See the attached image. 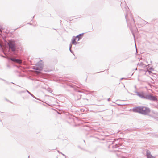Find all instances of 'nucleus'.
I'll return each mask as SVG.
<instances>
[{
	"mask_svg": "<svg viewBox=\"0 0 158 158\" xmlns=\"http://www.w3.org/2000/svg\"><path fill=\"white\" fill-rule=\"evenodd\" d=\"M133 111L134 112L139 113L142 114L149 115L154 118H156L154 115L155 113L153 111L152 112V114H149L151 111L150 109L147 107L143 106L136 107L133 109Z\"/></svg>",
	"mask_w": 158,
	"mask_h": 158,
	"instance_id": "nucleus-1",
	"label": "nucleus"
},
{
	"mask_svg": "<svg viewBox=\"0 0 158 158\" xmlns=\"http://www.w3.org/2000/svg\"><path fill=\"white\" fill-rule=\"evenodd\" d=\"M123 9V11L126 13L125 18L127 21V25L130 28H131L133 24H135L134 19L130 14L129 9L127 6L125 5Z\"/></svg>",
	"mask_w": 158,
	"mask_h": 158,
	"instance_id": "nucleus-2",
	"label": "nucleus"
},
{
	"mask_svg": "<svg viewBox=\"0 0 158 158\" xmlns=\"http://www.w3.org/2000/svg\"><path fill=\"white\" fill-rule=\"evenodd\" d=\"M137 95L141 98L148 100L152 101H156L157 99L156 96H153L152 94H147L143 92H135Z\"/></svg>",
	"mask_w": 158,
	"mask_h": 158,
	"instance_id": "nucleus-3",
	"label": "nucleus"
},
{
	"mask_svg": "<svg viewBox=\"0 0 158 158\" xmlns=\"http://www.w3.org/2000/svg\"><path fill=\"white\" fill-rule=\"evenodd\" d=\"M36 66H34L33 69L34 70L41 71L44 67L43 62L42 60L39 61L36 64Z\"/></svg>",
	"mask_w": 158,
	"mask_h": 158,
	"instance_id": "nucleus-4",
	"label": "nucleus"
},
{
	"mask_svg": "<svg viewBox=\"0 0 158 158\" xmlns=\"http://www.w3.org/2000/svg\"><path fill=\"white\" fill-rule=\"evenodd\" d=\"M8 44L9 47V48L11 50L14 52L15 51L16 46L15 42L14 41H9L8 43Z\"/></svg>",
	"mask_w": 158,
	"mask_h": 158,
	"instance_id": "nucleus-5",
	"label": "nucleus"
},
{
	"mask_svg": "<svg viewBox=\"0 0 158 158\" xmlns=\"http://www.w3.org/2000/svg\"><path fill=\"white\" fill-rule=\"evenodd\" d=\"M146 156L147 158H155L150 154V152L148 150L146 151Z\"/></svg>",
	"mask_w": 158,
	"mask_h": 158,
	"instance_id": "nucleus-6",
	"label": "nucleus"
},
{
	"mask_svg": "<svg viewBox=\"0 0 158 158\" xmlns=\"http://www.w3.org/2000/svg\"><path fill=\"white\" fill-rule=\"evenodd\" d=\"M76 37H73L72 38V44H74V45H76L77 43V42L76 41Z\"/></svg>",
	"mask_w": 158,
	"mask_h": 158,
	"instance_id": "nucleus-7",
	"label": "nucleus"
},
{
	"mask_svg": "<svg viewBox=\"0 0 158 158\" xmlns=\"http://www.w3.org/2000/svg\"><path fill=\"white\" fill-rule=\"evenodd\" d=\"M123 153H120L119 152L118 153L116 154L117 156H121V158H126L125 157L123 156Z\"/></svg>",
	"mask_w": 158,
	"mask_h": 158,
	"instance_id": "nucleus-8",
	"label": "nucleus"
},
{
	"mask_svg": "<svg viewBox=\"0 0 158 158\" xmlns=\"http://www.w3.org/2000/svg\"><path fill=\"white\" fill-rule=\"evenodd\" d=\"M84 34L83 33L82 34H79L78 35H77L76 37V38L77 39V38H78V40H77V41H78L80 39H81L82 37V35Z\"/></svg>",
	"mask_w": 158,
	"mask_h": 158,
	"instance_id": "nucleus-9",
	"label": "nucleus"
},
{
	"mask_svg": "<svg viewBox=\"0 0 158 158\" xmlns=\"http://www.w3.org/2000/svg\"><path fill=\"white\" fill-rule=\"evenodd\" d=\"M138 65L143 67H144L147 66L143 64L142 62H140L138 64Z\"/></svg>",
	"mask_w": 158,
	"mask_h": 158,
	"instance_id": "nucleus-10",
	"label": "nucleus"
},
{
	"mask_svg": "<svg viewBox=\"0 0 158 158\" xmlns=\"http://www.w3.org/2000/svg\"><path fill=\"white\" fill-rule=\"evenodd\" d=\"M121 146V145L120 144L115 143L114 145H113L112 146V147L114 148H116L118 147H119V146Z\"/></svg>",
	"mask_w": 158,
	"mask_h": 158,
	"instance_id": "nucleus-11",
	"label": "nucleus"
},
{
	"mask_svg": "<svg viewBox=\"0 0 158 158\" xmlns=\"http://www.w3.org/2000/svg\"><path fill=\"white\" fill-rule=\"evenodd\" d=\"M15 63L21 64L22 63V61L19 59H16Z\"/></svg>",
	"mask_w": 158,
	"mask_h": 158,
	"instance_id": "nucleus-12",
	"label": "nucleus"
},
{
	"mask_svg": "<svg viewBox=\"0 0 158 158\" xmlns=\"http://www.w3.org/2000/svg\"><path fill=\"white\" fill-rule=\"evenodd\" d=\"M26 91L29 94H30L31 96H32L34 98H36L32 94H31L30 92H29L28 91L26 90Z\"/></svg>",
	"mask_w": 158,
	"mask_h": 158,
	"instance_id": "nucleus-13",
	"label": "nucleus"
},
{
	"mask_svg": "<svg viewBox=\"0 0 158 158\" xmlns=\"http://www.w3.org/2000/svg\"><path fill=\"white\" fill-rule=\"evenodd\" d=\"M10 60L12 61L15 62L16 59L15 58H10Z\"/></svg>",
	"mask_w": 158,
	"mask_h": 158,
	"instance_id": "nucleus-14",
	"label": "nucleus"
},
{
	"mask_svg": "<svg viewBox=\"0 0 158 158\" xmlns=\"http://www.w3.org/2000/svg\"><path fill=\"white\" fill-rule=\"evenodd\" d=\"M2 33V30L1 28L0 27V35H1V34Z\"/></svg>",
	"mask_w": 158,
	"mask_h": 158,
	"instance_id": "nucleus-15",
	"label": "nucleus"
},
{
	"mask_svg": "<svg viewBox=\"0 0 158 158\" xmlns=\"http://www.w3.org/2000/svg\"><path fill=\"white\" fill-rule=\"evenodd\" d=\"M72 47V44H70L69 45V49H71V47Z\"/></svg>",
	"mask_w": 158,
	"mask_h": 158,
	"instance_id": "nucleus-16",
	"label": "nucleus"
},
{
	"mask_svg": "<svg viewBox=\"0 0 158 158\" xmlns=\"http://www.w3.org/2000/svg\"><path fill=\"white\" fill-rule=\"evenodd\" d=\"M69 50L70 51V52H71V53H73V51H72V50H71V48L70 49H69Z\"/></svg>",
	"mask_w": 158,
	"mask_h": 158,
	"instance_id": "nucleus-17",
	"label": "nucleus"
},
{
	"mask_svg": "<svg viewBox=\"0 0 158 158\" xmlns=\"http://www.w3.org/2000/svg\"><path fill=\"white\" fill-rule=\"evenodd\" d=\"M61 154H62L63 156H65V157H66V156L64 154H63V153H61Z\"/></svg>",
	"mask_w": 158,
	"mask_h": 158,
	"instance_id": "nucleus-18",
	"label": "nucleus"
},
{
	"mask_svg": "<svg viewBox=\"0 0 158 158\" xmlns=\"http://www.w3.org/2000/svg\"><path fill=\"white\" fill-rule=\"evenodd\" d=\"M132 34H133V36H134V37L135 38V35H134V34L133 33V32L132 31Z\"/></svg>",
	"mask_w": 158,
	"mask_h": 158,
	"instance_id": "nucleus-19",
	"label": "nucleus"
},
{
	"mask_svg": "<svg viewBox=\"0 0 158 158\" xmlns=\"http://www.w3.org/2000/svg\"><path fill=\"white\" fill-rule=\"evenodd\" d=\"M125 79V78H122L120 79V80H122V79Z\"/></svg>",
	"mask_w": 158,
	"mask_h": 158,
	"instance_id": "nucleus-20",
	"label": "nucleus"
},
{
	"mask_svg": "<svg viewBox=\"0 0 158 158\" xmlns=\"http://www.w3.org/2000/svg\"><path fill=\"white\" fill-rule=\"evenodd\" d=\"M0 47L2 48V45L0 44Z\"/></svg>",
	"mask_w": 158,
	"mask_h": 158,
	"instance_id": "nucleus-21",
	"label": "nucleus"
},
{
	"mask_svg": "<svg viewBox=\"0 0 158 158\" xmlns=\"http://www.w3.org/2000/svg\"><path fill=\"white\" fill-rule=\"evenodd\" d=\"M108 101H109L110 100V98H108Z\"/></svg>",
	"mask_w": 158,
	"mask_h": 158,
	"instance_id": "nucleus-22",
	"label": "nucleus"
},
{
	"mask_svg": "<svg viewBox=\"0 0 158 158\" xmlns=\"http://www.w3.org/2000/svg\"><path fill=\"white\" fill-rule=\"evenodd\" d=\"M22 92V93H24V91H22V92Z\"/></svg>",
	"mask_w": 158,
	"mask_h": 158,
	"instance_id": "nucleus-23",
	"label": "nucleus"
},
{
	"mask_svg": "<svg viewBox=\"0 0 158 158\" xmlns=\"http://www.w3.org/2000/svg\"><path fill=\"white\" fill-rule=\"evenodd\" d=\"M135 70H137V68L135 69Z\"/></svg>",
	"mask_w": 158,
	"mask_h": 158,
	"instance_id": "nucleus-24",
	"label": "nucleus"
},
{
	"mask_svg": "<svg viewBox=\"0 0 158 158\" xmlns=\"http://www.w3.org/2000/svg\"><path fill=\"white\" fill-rule=\"evenodd\" d=\"M146 22L147 23H148L147 22Z\"/></svg>",
	"mask_w": 158,
	"mask_h": 158,
	"instance_id": "nucleus-25",
	"label": "nucleus"
},
{
	"mask_svg": "<svg viewBox=\"0 0 158 158\" xmlns=\"http://www.w3.org/2000/svg\"><path fill=\"white\" fill-rule=\"evenodd\" d=\"M93 30V29H92V30H91V31H92Z\"/></svg>",
	"mask_w": 158,
	"mask_h": 158,
	"instance_id": "nucleus-26",
	"label": "nucleus"
},
{
	"mask_svg": "<svg viewBox=\"0 0 158 158\" xmlns=\"http://www.w3.org/2000/svg\"><path fill=\"white\" fill-rule=\"evenodd\" d=\"M58 152H59V151H58Z\"/></svg>",
	"mask_w": 158,
	"mask_h": 158,
	"instance_id": "nucleus-27",
	"label": "nucleus"
}]
</instances>
